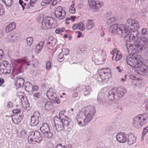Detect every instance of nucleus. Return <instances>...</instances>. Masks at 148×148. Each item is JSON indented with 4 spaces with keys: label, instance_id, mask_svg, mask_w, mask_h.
Returning <instances> with one entry per match:
<instances>
[{
    "label": "nucleus",
    "instance_id": "nucleus-1",
    "mask_svg": "<svg viewBox=\"0 0 148 148\" xmlns=\"http://www.w3.org/2000/svg\"><path fill=\"white\" fill-rule=\"evenodd\" d=\"M96 112L94 107L89 106L82 108L77 114L76 120L79 125L84 126L93 119Z\"/></svg>",
    "mask_w": 148,
    "mask_h": 148
},
{
    "label": "nucleus",
    "instance_id": "nucleus-2",
    "mask_svg": "<svg viewBox=\"0 0 148 148\" xmlns=\"http://www.w3.org/2000/svg\"><path fill=\"white\" fill-rule=\"evenodd\" d=\"M98 73L97 80L99 82H106L111 77L110 69L109 68H102L98 71Z\"/></svg>",
    "mask_w": 148,
    "mask_h": 148
},
{
    "label": "nucleus",
    "instance_id": "nucleus-3",
    "mask_svg": "<svg viewBox=\"0 0 148 148\" xmlns=\"http://www.w3.org/2000/svg\"><path fill=\"white\" fill-rule=\"evenodd\" d=\"M124 27L123 25H121L119 26L117 24L112 25L109 27V31L112 34H116L121 36H125V31Z\"/></svg>",
    "mask_w": 148,
    "mask_h": 148
},
{
    "label": "nucleus",
    "instance_id": "nucleus-4",
    "mask_svg": "<svg viewBox=\"0 0 148 148\" xmlns=\"http://www.w3.org/2000/svg\"><path fill=\"white\" fill-rule=\"evenodd\" d=\"M28 138L29 143L34 144V142L39 143L42 140V137L40 135V133L37 131L35 132L31 131Z\"/></svg>",
    "mask_w": 148,
    "mask_h": 148
},
{
    "label": "nucleus",
    "instance_id": "nucleus-5",
    "mask_svg": "<svg viewBox=\"0 0 148 148\" xmlns=\"http://www.w3.org/2000/svg\"><path fill=\"white\" fill-rule=\"evenodd\" d=\"M147 120L146 118H144L142 115H140L134 118L133 125L136 128H140L146 123Z\"/></svg>",
    "mask_w": 148,
    "mask_h": 148
},
{
    "label": "nucleus",
    "instance_id": "nucleus-6",
    "mask_svg": "<svg viewBox=\"0 0 148 148\" xmlns=\"http://www.w3.org/2000/svg\"><path fill=\"white\" fill-rule=\"evenodd\" d=\"M40 129L41 132L44 134L45 138H51L53 136L52 132H50L49 125L47 123H43Z\"/></svg>",
    "mask_w": 148,
    "mask_h": 148
},
{
    "label": "nucleus",
    "instance_id": "nucleus-7",
    "mask_svg": "<svg viewBox=\"0 0 148 148\" xmlns=\"http://www.w3.org/2000/svg\"><path fill=\"white\" fill-rule=\"evenodd\" d=\"M54 21H55L52 17H45L42 20L41 27L42 29L45 30L51 28V26L53 25Z\"/></svg>",
    "mask_w": 148,
    "mask_h": 148
},
{
    "label": "nucleus",
    "instance_id": "nucleus-8",
    "mask_svg": "<svg viewBox=\"0 0 148 148\" xmlns=\"http://www.w3.org/2000/svg\"><path fill=\"white\" fill-rule=\"evenodd\" d=\"M138 34L139 32L136 29H131L126 33L123 37L126 40L129 41L135 39L138 37Z\"/></svg>",
    "mask_w": 148,
    "mask_h": 148
},
{
    "label": "nucleus",
    "instance_id": "nucleus-9",
    "mask_svg": "<svg viewBox=\"0 0 148 148\" xmlns=\"http://www.w3.org/2000/svg\"><path fill=\"white\" fill-rule=\"evenodd\" d=\"M66 12L61 6L58 7L55 11L54 14L56 17L59 19H62L65 17Z\"/></svg>",
    "mask_w": 148,
    "mask_h": 148
},
{
    "label": "nucleus",
    "instance_id": "nucleus-10",
    "mask_svg": "<svg viewBox=\"0 0 148 148\" xmlns=\"http://www.w3.org/2000/svg\"><path fill=\"white\" fill-rule=\"evenodd\" d=\"M133 67H134L139 69V70L145 73H148V68L142 62L140 61H136Z\"/></svg>",
    "mask_w": 148,
    "mask_h": 148
},
{
    "label": "nucleus",
    "instance_id": "nucleus-11",
    "mask_svg": "<svg viewBox=\"0 0 148 148\" xmlns=\"http://www.w3.org/2000/svg\"><path fill=\"white\" fill-rule=\"evenodd\" d=\"M15 63L16 64H21V66L19 68V70L20 72H23V70L24 68V65L25 64L26 66H29L30 62L28 61L27 58L26 57L24 58L21 60H16L15 61Z\"/></svg>",
    "mask_w": 148,
    "mask_h": 148
},
{
    "label": "nucleus",
    "instance_id": "nucleus-12",
    "mask_svg": "<svg viewBox=\"0 0 148 148\" xmlns=\"http://www.w3.org/2000/svg\"><path fill=\"white\" fill-rule=\"evenodd\" d=\"M57 131L60 132L64 129V127L61 121V120L58 116H55L53 119Z\"/></svg>",
    "mask_w": 148,
    "mask_h": 148
},
{
    "label": "nucleus",
    "instance_id": "nucleus-13",
    "mask_svg": "<svg viewBox=\"0 0 148 148\" xmlns=\"http://www.w3.org/2000/svg\"><path fill=\"white\" fill-rule=\"evenodd\" d=\"M88 2L90 9L95 11L101 8L102 5V3L95 0H88Z\"/></svg>",
    "mask_w": 148,
    "mask_h": 148
},
{
    "label": "nucleus",
    "instance_id": "nucleus-14",
    "mask_svg": "<svg viewBox=\"0 0 148 148\" xmlns=\"http://www.w3.org/2000/svg\"><path fill=\"white\" fill-rule=\"evenodd\" d=\"M127 135L123 132H121L118 133L116 135L117 141L120 143H124L127 140Z\"/></svg>",
    "mask_w": 148,
    "mask_h": 148
},
{
    "label": "nucleus",
    "instance_id": "nucleus-15",
    "mask_svg": "<svg viewBox=\"0 0 148 148\" xmlns=\"http://www.w3.org/2000/svg\"><path fill=\"white\" fill-rule=\"evenodd\" d=\"M39 116L40 114L39 113L35 112L34 113L33 115L31 116V126H35L38 124Z\"/></svg>",
    "mask_w": 148,
    "mask_h": 148
},
{
    "label": "nucleus",
    "instance_id": "nucleus-16",
    "mask_svg": "<svg viewBox=\"0 0 148 148\" xmlns=\"http://www.w3.org/2000/svg\"><path fill=\"white\" fill-rule=\"evenodd\" d=\"M116 92H115L116 99H118L119 98L122 97L126 92L125 89L123 87H120L115 89Z\"/></svg>",
    "mask_w": 148,
    "mask_h": 148
},
{
    "label": "nucleus",
    "instance_id": "nucleus-17",
    "mask_svg": "<svg viewBox=\"0 0 148 148\" xmlns=\"http://www.w3.org/2000/svg\"><path fill=\"white\" fill-rule=\"evenodd\" d=\"M133 20L131 19H128L126 22V25H123L124 27V31H125V34L128 33V31L131 29H132V28L133 27L132 24Z\"/></svg>",
    "mask_w": 148,
    "mask_h": 148
},
{
    "label": "nucleus",
    "instance_id": "nucleus-18",
    "mask_svg": "<svg viewBox=\"0 0 148 148\" xmlns=\"http://www.w3.org/2000/svg\"><path fill=\"white\" fill-rule=\"evenodd\" d=\"M127 63L129 65L133 67L136 61L137 62V57L133 56L131 55H129L127 57Z\"/></svg>",
    "mask_w": 148,
    "mask_h": 148
},
{
    "label": "nucleus",
    "instance_id": "nucleus-19",
    "mask_svg": "<svg viewBox=\"0 0 148 148\" xmlns=\"http://www.w3.org/2000/svg\"><path fill=\"white\" fill-rule=\"evenodd\" d=\"M60 1V0H42L41 5L42 6H46L49 4H51L53 5H55L59 2Z\"/></svg>",
    "mask_w": 148,
    "mask_h": 148
},
{
    "label": "nucleus",
    "instance_id": "nucleus-20",
    "mask_svg": "<svg viewBox=\"0 0 148 148\" xmlns=\"http://www.w3.org/2000/svg\"><path fill=\"white\" fill-rule=\"evenodd\" d=\"M127 141L128 145H131L136 142V138L133 134L132 133L129 134L127 135Z\"/></svg>",
    "mask_w": 148,
    "mask_h": 148
},
{
    "label": "nucleus",
    "instance_id": "nucleus-21",
    "mask_svg": "<svg viewBox=\"0 0 148 148\" xmlns=\"http://www.w3.org/2000/svg\"><path fill=\"white\" fill-rule=\"evenodd\" d=\"M12 71V68L11 65L8 66L3 68L2 69H0V73L3 74H10Z\"/></svg>",
    "mask_w": 148,
    "mask_h": 148
},
{
    "label": "nucleus",
    "instance_id": "nucleus-22",
    "mask_svg": "<svg viewBox=\"0 0 148 148\" xmlns=\"http://www.w3.org/2000/svg\"><path fill=\"white\" fill-rule=\"evenodd\" d=\"M141 40L140 38H138L134 42V45L136 49L138 51L141 50L143 49Z\"/></svg>",
    "mask_w": 148,
    "mask_h": 148
},
{
    "label": "nucleus",
    "instance_id": "nucleus-23",
    "mask_svg": "<svg viewBox=\"0 0 148 148\" xmlns=\"http://www.w3.org/2000/svg\"><path fill=\"white\" fill-rule=\"evenodd\" d=\"M116 90L115 89L112 88L111 90H110L109 92L108 95V97L110 100L112 101L114 99H116L115 97Z\"/></svg>",
    "mask_w": 148,
    "mask_h": 148
},
{
    "label": "nucleus",
    "instance_id": "nucleus-24",
    "mask_svg": "<svg viewBox=\"0 0 148 148\" xmlns=\"http://www.w3.org/2000/svg\"><path fill=\"white\" fill-rule=\"evenodd\" d=\"M24 80L22 77L17 78L16 79L15 85L18 88L21 87L24 84Z\"/></svg>",
    "mask_w": 148,
    "mask_h": 148
},
{
    "label": "nucleus",
    "instance_id": "nucleus-25",
    "mask_svg": "<svg viewBox=\"0 0 148 148\" xmlns=\"http://www.w3.org/2000/svg\"><path fill=\"white\" fill-rule=\"evenodd\" d=\"M119 51H117L116 49H114L110 52V53L112 55L114 54H116V56L115 57L114 59L116 61H118L120 60L122 57V56L121 54H119Z\"/></svg>",
    "mask_w": 148,
    "mask_h": 148
},
{
    "label": "nucleus",
    "instance_id": "nucleus-26",
    "mask_svg": "<svg viewBox=\"0 0 148 148\" xmlns=\"http://www.w3.org/2000/svg\"><path fill=\"white\" fill-rule=\"evenodd\" d=\"M16 28V25L14 22H12L7 25L5 29V31L8 33Z\"/></svg>",
    "mask_w": 148,
    "mask_h": 148
},
{
    "label": "nucleus",
    "instance_id": "nucleus-27",
    "mask_svg": "<svg viewBox=\"0 0 148 148\" xmlns=\"http://www.w3.org/2000/svg\"><path fill=\"white\" fill-rule=\"evenodd\" d=\"M18 37V35L16 34H15L12 35H10L7 38L6 40L8 42H12L16 40Z\"/></svg>",
    "mask_w": 148,
    "mask_h": 148
},
{
    "label": "nucleus",
    "instance_id": "nucleus-28",
    "mask_svg": "<svg viewBox=\"0 0 148 148\" xmlns=\"http://www.w3.org/2000/svg\"><path fill=\"white\" fill-rule=\"evenodd\" d=\"M94 26L93 21L92 20H88L86 23V27L88 30L92 29Z\"/></svg>",
    "mask_w": 148,
    "mask_h": 148
},
{
    "label": "nucleus",
    "instance_id": "nucleus-29",
    "mask_svg": "<svg viewBox=\"0 0 148 148\" xmlns=\"http://www.w3.org/2000/svg\"><path fill=\"white\" fill-rule=\"evenodd\" d=\"M44 43L43 42L41 41L37 45L35 51L37 53H39L42 49Z\"/></svg>",
    "mask_w": 148,
    "mask_h": 148
},
{
    "label": "nucleus",
    "instance_id": "nucleus-30",
    "mask_svg": "<svg viewBox=\"0 0 148 148\" xmlns=\"http://www.w3.org/2000/svg\"><path fill=\"white\" fill-rule=\"evenodd\" d=\"M45 107L46 110H50L53 108V104L50 101H48L45 104Z\"/></svg>",
    "mask_w": 148,
    "mask_h": 148
},
{
    "label": "nucleus",
    "instance_id": "nucleus-31",
    "mask_svg": "<svg viewBox=\"0 0 148 148\" xmlns=\"http://www.w3.org/2000/svg\"><path fill=\"white\" fill-rule=\"evenodd\" d=\"M104 95L103 94L99 93L98 95L97 100L98 102L101 103L104 100Z\"/></svg>",
    "mask_w": 148,
    "mask_h": 148
},
{
    "label": "nucleus",
    "instance_id": "nucleus-32",
    "mask_svg": "<svg viewBox=\"0 0 148 148\" xmlns=\"http://www.w3.org/2000/svg\"><path fill=\"white\" fill-rule=\"evenodd\" d=\"M47 95L48 98L50 97L51 99H52V100H54L53 94L52 89L50 88L49 89L47 92Z\"/></svg>",
    "mask_w": 148,
    "mask_h": 148
},
{
    "label": "nucleus",
    "instance_id": "nucleus-33",
    "mask_svg": "<svg viewBox=\"0 0 148 148\" xmlns=\"http://www.w3.org/2000/svg\"><path fill=\"white\" fill-rule=\"evenodd\" d=\"M12 119L14 123L15 124H18L21 121L20 119L18 118V114L12 117Z\"/></svg>",
    "mask_w": 148,
    "mask_h": 148
},
{
    "label": "nucleus",
    "instance_id": "nucleus-34",
    "mask_svg": "<svg viewBox=\"0 0 148 148\" xmlns=\"http://www.w3.org/2000/svg\"><path fill=\"white\" fill-rule=\"evenodd\" d=\"M10 64L7 61H3L0 64V69H2L3 68L8 66V65H10Z\"/></svg>",
    "mask_w": 148,
    "mask_h": 148
},
{
    "label": "nucleus",
    "instance_id": "nucleus-35",
    "mask_svg": "<svg viewBox=\"0 0 148 148\" xmlns=\"http://www.w3.org/2000/svg\"><path fill=\"white\" fill-rule=\"evenodd\" d=\"M68 118L66 117L65 119L63 118L61 119V121L62 123V124L63 125L64 127V126H68L69 124V122L68 120Z\"/></svg>",
    "mask_w": 148,
    "mask_h": 148
},
{
    "label": "nucleus",
    "instance_id": "nucleus-36",
    "mask_svg": "<svg viewBox=\"0 0 148 148\" xmlns=\"http://www.w3.org/2000/svg\"><path fill=\"white\" fill-rule=\"evenodd\" d=\"M132 25L133 27L132 28V29H136L139 27V23L136 21L133 20Z\"/></svg>",
    "mask_w": 148,
    "mask_h": 148
},
{
    "label": "nucleus",
    "instance_id": "nucleus-37",
    "mask_svg": "<svg viewBox=\"0 0 148 148\" xmlns=\"http://www.w3.org/2000/svg\"><path fill=\"white\" fill-rule=\"evenodd\" d=\"M5 5L8 7H10L13 3V0H2Z\"/></svg>",
    "mask_w": 148,
    "mask_h": 148
},
{
    "label": "nucleus",
    "instance_id": "nucleus-38",
    "mask_svg": "<svg viewBox=\"0 0 148 148\" xmlns=\"http://www.w3.org/2000/svg\"><path fill=\"white\" fill-rule=\"evenodd\" d=\"M66 52H67V53H65L64 54H63L62 53H60L58 56V58L62 60L64 58V55H65V56H66L69 54V51L68 49H66Z\"/></svg>",
    "mask_w": 148,
    "mask_h": 148
},
{
    "label": "nucleus",
    "instance_id": "nucleus-39",
    "mask_svg": "<svg viewBox=\"0 0 148 148\" xmlns=\"http://www.w3.org/2000/svg\"><path fill=\"white\" fill-rule=\"evenodd\" d=\"M48 41L51 42V46L54 45L56 42V39L54 38L52 36H50L48 38Z\"/></svg>",
    "mask_w": 148,
    "mask_h": 148
},
{
    "label": "nucleus",
    "instance_id": "nucleus-40",
    "mask_svg": "<svg viewBox=\"0 0 148 148\" xmlns=\"http://www.w3.org/2000/svg\"><path fill=\"white\" fill-rule=\"evenodd\" d=\"M27 132L25 130H23L20 133L19 137L22 138H24L27 136Z\"/></svg>",
    "mask_w": 148,
    "mask_h": 148
},
{
    "label": "nucleus",
    "instance_id": "nucleus-41",
    "mask_svg": "<svg viewBox=\"0 0 148 148\" xmlns=\"http://www.w3.org/2000/svg\"><path fill=\"white\" fill-rule=\"evenodd\" d=\"M99 52L101 56V58L105 60V58L106 56L105 51L101 49L99 50Z\"/></svg>",
    "mask_w": 148,
    "mask_h": 148
},
{
    "label": "nucleus",
    "instance_id": "nucleus-42",
    "mask_svg": "<svg viewBox=\"0 0 148 148\" xmlns=\"http://www.w3.org/2000/svg\"><path fill=\"white\" fill-rule=\"evenodd\" d=\"M74 4L73 3L70 8L69 12L70 13L72 14H74L75 12V9L74 7Z\"/></svg>",
    "mask_w": 148,
    "mask_h": 148
},
{
    "label": "nucleus",
    "instance_id": "nucleus-43",
    "mask_svg": "<svg viewBox=\"0 0 148 148\" xmlns=\"http://www.w3.org/2000/svg\"><path fill=\"white\" fill-rule=\"evenodd\" d=\"M25 86L28 90H32V88H33L32 85L29 82L25 83Z\"/></svg>",
    "mask_w": 148,
    "mask_h": 148
},
{
    "label": "nucleus",
    "instance_id": "nucleus-44",
    "mask_svg": "<svg viewBox=\"0 0 148 148\" xmlns=\"http://www.w3.org/2000/svg\"><path fill=\"white\" fill-rule=\"evenodd\" d=\"M78 28L81 31H83L84 30L85 28L84 24L82 22L78 23Z\"/></svg>",
    "mask_w": 148,
    "mask_h": 148
},
{
    "label": "nucleus",
    "instance_id": "nucleus-45",
    "mask_svg": "<svg viewBox=\"0 0 148 148\" xmlns=\"http://www.w3.org/2000/svg\"><path fill=\"white\" fill-rule=\"evenodd\" d=\"M33 39L31 37H28L26 39V41L27 44L30 46L33 42Z\"/></svg>",
    "mask_w": 148,
    "mask_h": 148
},
{
    "label": "nucleus",
    "instance_id": "nucleus-46",
    "mask_svg": "<svg viewBox=\"0 0 148 148\" xmlns=\"http://www.w3.org/2000/svg\"><path fill=\"white\" fill-rule=\"evenodd\" d=\"M91 91V89L90 88H86L84 92V94L85 96L88 95L90 94V92Z\"/></svg>",
    "mask_w": 148,
    "mask_h": 148
},
{
    "label": "nucleus",
    "instance_id": "nucleus-47",
    "mask_svg": "<svg viewBox=\"0 0 148 148\" xmlns=\"http://www.w3.org/2000/svg\"><path fill=\"white\" fill-rule=\"evenodd\" d=\"M5 9L2 4L0 3V16L4 14L5 13Z\"/></svg>",
    "mask_w": 148,
    "mask_h": 148
},
{
    "label": "nucleus",
    "instance_id": "nucleus-48",
    "mask_svg": "<svg viewBox=\"0 0 148 148\" xmlns=\"http://www.w3.org/2000/svg\"><path fill=\"white\" fill-rule=\"evenodd\" d=\"M23 93L22 92H18L16 94L17 96L19 97L20 100H21V101H22V99H23L24 96H23Z\"/></svg>",
    "mask_w": 148,
    "mask_h": 148
},
{
    "label": "nucleus",
    "instance_id": "nucleus-49",
    "mask_svg": "<svg viewBox=\"0 0 148 148\" xmlns=\"http://www.w3.org/2000/svg\"><path fill=\"white\" fill-rule=\"evenodd\" d=\"M78 49L80 51H85L86 48V47L84 45H81L79 46Z\"/></svg>",
    "mask_w": 148,
    "mask_h": 148
},
{
    "label": "nucleus",
    "instance_id": "nucleus-50",
    "mask_svg": "<svg viewBox=\"0 0 148 148\" xmlns=\"http://www.w3.org/2000/svg\"><path fill=\"white\" fill-rule=\"evenodd\" d=\"M46 68L47 70H49L51 68V63L49 61H47L46 62Z\"/></svg>",
    "mask_w": 148,
    "mask_h": 148
},
{
    "label": "nucleus",
    "instance_id": "nucleus-51",
    "mask_svg": "<svg viewBox=\"0 0 148 148\" xmlns=\"http://www.w3.org/2000/svg\"><path fill=\"white\" fill-rule=\"evenodd\" d=\"M41 96V95L39 92L35 93L34 95V96L35 99L36 98H39Z\"/></svg>",
    "mask_w": 148,
    "mask_h": 148
},
{
    "label": "nucleus",
    "instance_id": "nucleus-52",
    "mask_svg": "<svg viewBox=\"0 0 148 148\" xmlns=\"http://www.w3.org/2000/svg\"><path fill=\"white\" fill-rule=\"evenodd\" d=\"M116 20V19L114 17L111 18H109L108 20V21L109 23H112L113 22H114Z\"/></svg>",
    "mask_w": 148,
    "mask_h": 148
},
{
    "label": "nucleus",
    "instance_id": "nucleus-53",
    "mask_svg": "<svg viewBox=\"0 0 148 148\" xmlns=\"http://www.w3.org/2000/svg\"><path fill=\"white\" fill-rule=\"evenodd\" d=\"M148 131V126L147 127H146L144 129L143 132H142V134H143V135H145L146 133Z\"/></svg>",
    "mask_w": 148,
    "mask_h": 148
},
{
    "label": "nucleus",
    "instance_id": "nucleus-54",
    "mask_svg": "<svg viewBox=\"0 0 148 148\" xmlns=\"http://www.w3.org/2000/svg\"><path fill=\"white\" fill-rule=\"evenodd\" d=\"M65 110L61 111L59 113V119H62L61 117H62V116L63 115L64 113H65Z\"/></svg>",
    "mask_w": 148,
    "mask_h": 148
},
{
    "label": "nucleus",
    "instance_id": "nucleus-55",
    "mask_svg": "<svg viewBox=\"0 0 148 148\" xmlns=\"http://www.w3.org/2000/svg\"><path fill=\"white\" fill-rule=\"evenodd\" d=\"M56 148H67L65 146H62L60 144H58L56 146Z\"/></svg>",
    "mask_w": 148,
    "mask_h": 148
},
{
    "label": "nucleus",
    "instance_id": "nucleus-56",
    "mask_svg": "<svg viewBox=\"0 0 148 148\" xmlns=\"http://www.w3.org/2000/svg\"><path fill=\"white\" fill-rule=\"evenodd\" d=\"M12 112L14 113L18 114L20 112L21 110L19 109H16L13 110Z\"/></svg>",
    "mask_w": 148,
    "mask_h": 148
},
{
    "label": "nucleus",
    "instance_id": "nucleus-57",
    "mask_svg": "<svg viewBox=\"0 0 148 148\" xmlns=\"http://www.w3.org/2000/svg\"><path fill=\"white\" fill-rule=\"evenodd\" d=\"M147 30L146 29L143 28L142 29L141 34L143 35H145L147 34Z\"/></svg>",
    "mask_w": 148,
    "mask_h": 148
},
{
    "label": "nucleus",
    "instance_id": "nucleus-58",
    "mask_svg": "<svg viewBox=\"0 0 148 148\" xmlns=\"http://www.w3.org/2000/svg\"><path fill=\"white\" fill-rule=\"evenodd\" d=\"M36 2L33 0H31L29 3L30 4V5H31V6L33 7L34 6Z\"/></svg>",
    "mask_w": 148,
    "mask_h": 148
},
{
    "label": "nucleus",
    "instance_id": "nucleus-59",
    "mask_svg": "<svg viewBox=\"0 0 148 148\" xmlns=\"http://www.w3.org/2000/svg\"><path fill=\"white\" fill-rule=\"evenodd\" d=\"M78 24H74L72 27V29L74 30H75L77 29H78Z\"/></svg>",
    "mask_w": 148,
    "mask_h": 148
},
{
    "label": "nucleus",
    "instance_id": "nucleus-60",
    "mask_svg": "<svg viewBox=\"0 0 148 148\" xmlns=\"http://www.w3.org/2000/svg\"><path fill=\"white\" fill-rule=\"evenodd\" d=\"M53 101L56 103H57L58 104H59L60 103V101L59 100V99L57 97H56L55 98V99L53 100Z\"/></svg>",
    "mask_w": 148,
    "mask_h": 148
},
{
    "label": "nucleus",
    "instance_id": "nucleus-61",
    "mask_svg": "<svg viewBox=\"0 0 148 148\" xmlns=\"http://www.w3.org/2000/svg\"><path fill=\"white\" fill-rule=\"evenodd\" d=\"M38 87L37 86H35L34 87L33 86V88H32V90H33L36 91L38 90Z\"/></svg>",
    "mask_w": 148,
    "mask_h": 148
},
{
    "label": "nucleus",
    "instance_id": "nucleus-62",
    "mask_svg": "<svg viewBox=\"0 0 148 148\" xmlns=\"http://www.w3.org/2000/svg\"><path fill=\"white\" fill-rule=\"evenodd\" d=\"M13 106L12 103L10 102H9L7 104V107L8 108L12 107Z\"/></svg>",
    "mask_w": 148,
    "mask_h": 148
},
{
    "label": "nucleus",
    "instance_id": "nucleus-63",
    "mask_svg": "<svg viewBox=\"0 0 148 148\" xmlns=\"http://www.w3.org/2000/svg\"><path fill=\"white\" fill-rule=\"evenodd\" d=\"M130 78L131 79L133 80H136L137 79L136 77L134 76L133 75H131Z\"/></svg>",
    "mask_w": 148,
    "mask_h": 148
},
{
    "label": "nucleus",
    "instance_id": "nucleus-64",
    "mask_svg": "<svg viewBox=\"0 0 148 148\" xmlns=\"http://www.w3.org/2000/svg\"><path fill=\"white\" fill-rule=\"evenodd\" d=\"M4 82V80L1 78H0V86H1Z\"/></svg>",
    "mask_w": 148,
    "mask_h": 148
}]
</instances>
